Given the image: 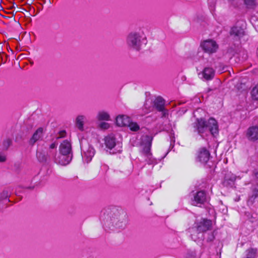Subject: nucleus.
Instances as JSON below:
<instances>
[{"label":"nucleus","mask_w":258,"mask_h":258,"mask_svg":"<svg viewBox=\"0 0 258 258\" xmlns=\"http://www.w3.org/2000/svg\"><path fill=\"white\" fill-rule=\"evenodd\" d=\"M194 127L198 134L203 138L209 133L214 136L219 132L218 122L213 118H210L208 120L202 118H197L194 123Z\"/></svg>","instance_id":"f257e3e1"},{"label":"nucleus","mask_w":258,"mask_h":258,"mask_svg":"<svg viewBox=\"0 0 258 258\" xmlns=\"http://www.w3.org/2000/svg\"><path fill=\"white\" fill-rule=\"evenodd\" d=\"M103 222L104 224L109 228L122 229L127 224L126 215L122 211H119L114 209L105 216Z\"/></svg>","instance_id":"f03ea898"},{"label":"nucleus","mask_w":258,"mask_h":258,"mask_svg":"<svg viewBox=\"0 0 258 258\" xmlns=\"http://www.w3.org/2000/svg\"><path fill=\"white\" fill-rule=\"evenodd\" d=\"M142 39L143 36L140 33L132 32L127 36L126 43L131 48L139 50L142 45Z\"/></svg>","instance_id":"7ed1b4c3"},{"label":"nucleus","mask_w":258,"mask_h":258,"mask_svg":"<svg viewBox=\"0 0 258 258\" xmlns=\"http://www.w3.org/2000/svg\"><path fill=\"white\" fill-rule=\"evenodd\" d=\"M191 200L192 205L200 206L207 201L206 194L203 190L197 191L193 194V198Z\"/></svg>","instance_id":"20e7f679"},{"label":"nucleus","mask_w":258,"mask_h":258,"mask_svg":"<svg viewBox=\"0 0 258 258\" xmlns=\"http://www.w3.org/2000/svg\"><path fill=\"white\" fill-rule=\"evenodd\" d=\"M204 50L208 53H213L217 51L218 48V45L216 42L212 39L204 41L202 44Z\"/></svg>","instance_id":"39448f33"},{"label":"nucleus","mask_w":258,"mask_h":258,"mask_svg":"<svg viewBox=\"0 0 258 258\" xmlns=\"http://www.w3.org/2000/svg\"><path fill=\"white\" fill-rule=\"evenodd\" d=\"M212 226V222L207 219H202L200 222L195 223L196 231L198 233L205 232L210 229Z\"/></svg>","instance_id":"423d86ee"},{"label":"nucleus","mask_w":258,"mask_h":258,"mask_svg":"<svg viewBox=\"0 0 258 258\" xmlns=\"http://www.w3.org/2000/svg\"><path fill=\"white\" fill-rule=\"evenodd\" d=\"M153 140V137L147 135L144 137V139L143 140V144L142 145L143 148L142 150V153L144 156H146L148 154H151V147L152 145V141Z\"/></svg>","instance_id":"0eeeda50"},{"label":"nucleus","mask_w":258,"mask_h":258,"mask_svg":"<svg viewBox=\"0 0 258 258\" xmlns=\"http://www.w3.org/2000/svg\"><path fill=\"white\" fill-rule=\"evenodd\" d=\"M82 150V156L83 160L87 163L91 161L95 154V150L94 148L92 147L88 146L87 149L83 147Z\"/></svg>","instance_id":"6e6552de"},{"label":"nucleus","mask_w":258,"mask_h":258,"mask_svg":"<svg viewBox=\"0 0 258 258\" xmlns=\"http://www.w3.org/2000/svg\"><path fill=\"white\" fill-rule=\"evenodd\" d=\"M59 151L60 154L72 155V146L70 142L68 140L63 141L59 146Z\"/></svg>","instance_id":"1a4fd4ad"},{"label":"nucleus","mask_w":258,"mask_h":258,"mask_svg":"<svg viewBox=\"0 0 258 258\" xmlns=\"http://www.w3.org/2000/svg\"><path fill=\"white\" fill-rule=\"evenodd\" d=\"M210 155L209 151L205 148H203L199 152L198 159L200 162L206 163L209 159Z\"/></svg>","instance_id":"9d476101"},{"label":"nucleus","mask_w":258,"mask_h":258,"mask_svg":"<svg viewBox=\"0 0 258 258\" xmlns=\"http://www.w3.org/2000/svg\"><path fill=\"white\" fill-rule=\"evenodd\" d=\"M230 34L233 36L235 39H239L245 34L244 29L238 26H234L231 28L230 31Z\"/></svg>","instance_id":"9b49d317"},{"label":"nucleus","mask_w":258,"mask_h":258,"mask_svg":"<svg viewBox=\"0 0 258 258\" xmlns=\"http://www.w3.org/2000/svg\"><path fill=\"white\" fill-rule=\"evenodd\" d=\"M215 73V71L212 68L206 67L202 71V75L206 80H211L214 78Z\"/></svg>","instance_id":"f8f14e48"},{"label":"nucleus","mask_w":258,"mask_h":258,"mask_svg":"<svg viewBox=\"0 0 258 258\" xmlns=\"http://www.w3.org/2000/svg\"><path fill=\"white\" fill-rule=\"evenodd\" d=\"M131 118L125 115H119L116 118V123L118 126H127L130 124Z\"/></svg>","instance_id":"ddd939ff"},{"label":"nucleus","mask_w":258,"mask_h":258,"mask_svg":"<svg viewBox=\"0 0 258 258\" xmlns=\"http://www.w3.org/2000/svg\"><path fill=\"white\" fill-rule=\"evenodd\" d=\"M73 155H67L60 154L59 157L55 159L56 162L61 165H66L68 164L72 159Z\"/></svg>","instance_id":"4468645a"},{"label":"nucleus","mask_w":258,"mask_h":258,"mask_svg":"<svg viewBox=\"0 0 258 258\" xmlns=\"http://www.w3.org/2000/svg\"><path fill=\"white\" fill-rule=\"evenodd\" d=\"M247 135L250 140H256L258 139V126H253L250 127L247 131Z\"/></svg>","instance_id":"2eb2a0df"},{"label":"nucleus","mask_w":258,"mask_h":258,"mask_svg":"<svg viewBox=\"0 0 258 258\" xmlns=\"http://www.w3.org/2000/svg\"><path fill=\"white\" fill-rule=\"evenodd\" d=\"M165 100L158 96L154 101V106L158 111H161L165 108Z\"/></svg>","instance_id":"dca6fc26"},{"label":"nucleus","mask_w":258,"mask_h":258,"mask_svg":"<svg viewBox=\"0 0 258 258\" xmlns=\"http://www.w3.org/2000/svg\"><path fill=\"white\" fill-rule=\"evenodd\" d=\"M43 136V128L42 127L38 128L34 133L33 136L30 139L29 143L31 145L40 140Z\"/></svg>","instance_id":"f3484780"},{"label":"nucleus","mask_w":258,"mask_h":258,"mask_svg":"<svg viewBox=\"0 0 258 258\" xmlns=\"http://www.w3.org/2000/svg\"><path fill=\"white\" fill-rule=\"evenodd\" d=\"M105 144L107 148L112 149L116 145V140L114 136L109 135L105 138Z\"/></svg>","instance_id":"a211bd4d"},{"label":"nucleus","mask_w":258,"mask_h":258,"mask_svg":"<svg viewBox=\"0 0 258 258\" xmlns=\"http://www.w3.org/2000/svg\"><path fill=\"white\" fill-rule=\"evenodd\" d=\"M86 118V116L83 115H79L76 118V126L81 131L84 130V123Z\"/></svg>","instance_id":"6ab92c4d"},{"label":"nucleus","mask_w":258,"mask_h":258,"mask_svg":"<svg viewBox=\"0 0 258 258\" xmlns=\"http://www.w3.org/2000/svg\"><path fill=\"white\" fill-rule=\"evenodd\" d=\"M257 197L258 188L256 186H254L252 188L251 194L249 196L247 201L248 205H252L254 203L255 199H256Z\"/></svg>","instance_id":"aec40b11"},{"label":"nucleus","mask_w":258,"mask_h":258,"mask_svg":"<svg viewBox=\"0 0 258 258\" xmlns=\"http://www.w3.org/2000/svg\"><path fill=\"white\" fill-rule=\"evenodd\" d=\"M57 144L55 142L52 143L49 146V151L47 153L48 156L51 158H55L57 153L56 147Z\"/></svg>","instance_id":"412c9836"},{"label":"nucleus","mask_w":258,"mask_h":258,"mask_svg":"<svg viewBox=\"0 0 258 258\" xmlns=\"http://www.w3.org/2000/svg\"><path fill=\"white\" fill-rule=\"evenodd\" d=\"M97 118L99 120H109L110 115L108 112L101 111L98 112Z\"/></svg>","instance_id":"4be33fe9"},{"label":"nucleus","mask_w":258,"mask_h":258,"mask_svg":"<svg viewBox=\"0 0 258 258\" xmlns=\"http://www.w3.org/2000/svg\"><path fill=\"white\" fill-rule=\"evenodd\" d=\"M257 252V248H249L246 251L245 258H255Z\"/></svg>","instance_id":"5701e85b"},{"label":"nucleus","mask_w":258,"mask_h":258,"mask_svg":"<svg viewBox=\"0 0 258 258\" xmlns=\"http://www.w3.org/2000/svg\"><path fill=\"white\" fill-rule=\"evenodd\" d=\"M146 161L149 164H155L157 163L156 160L152 156V153L145 156Z\"/></svg>","instance_id":"b1692460"},{"label":"nucleus","mask_w":258,"mask_h":258,"mask_svg":"<svg viewBox=\"0 0 258 258\" xmlns=\"http://www.w3.org/2000/svg\"><path fill=\"white\" fill-rule=\"evenodd\" d=\"M251 96L253 100H258V84L252 89Z\"/></svg>","instance_id":"393cba45"},{"label":"nucleus","mask_w":258,"mask_h":258,"mask_svg":"<svg viewBox=\"0 0 258 258\" xmlns=\"http://www.w3.org/2000/svg\"><path fill=\"white\" fill-rule=\"evenodd\" d=\"M127 126L132 131H137L140 128L139 125L136 122H132L131 120L130 121V124L127 125Z\"/></svg>","instance_id":"a878e982"},{"label":"nucleus","mask_w":258,"mask_h":258,"mask_svg":"<svg viewBox=\"0 0 258 258\" xmlns=\"http://www.w3.org/2000/svg\"><path fill=\"white\" fill-rule=\"evenodd\" d=\"M10 196L9 192L6 190H4L1 195V199L4 200L8 198Z\"/></svg>","instance_id":"bb28decb"},{"label":"nucleus","mask_w":258,"mask_h":258,"mask_svg":"<svg viewBox=\"0 0 258 258\" xmlns=\"http://www.w3.org/2000/svg\"><path fill=\"white\" fill-rule=\"evenodd\" d=\"M100 127L102 129L106 130L109 128V124L108 123L102 122L100 124Z\"/></svg>","instance_id":"cd10ccee"},{"label":"nucleus","mask_w":258,"mask_h":258,"mask_svg":"<svg viewBox=\"0 0 258 258\" xmlns=\"http://www.w3.org/2000/svg\"><path fill=\"white\" fill-rule=\"evenodd\" d=\"M161 112H162V117H166L168 115V110L166 109L165 108H164L163 110H162Z\"/></svg>","instance_id":"c85d7f7f"},{"label":"nucleus","mask_w":258,"mask_h":258,"mask_svg":"<svg viewBox=\"0 0 258 258\" xmlns=\"http://www.w3.org/2000/svg\"><path fill=\"white\" fill-rule=\"evenodd\" d=\"M215 239V236L214 235V233L213 232L209 234V236L207 238V240L208 241H212Z\"/></svg>","instance_id":"c756f323"},{"label":"nucleus","mask_w":258,"mask_h":258,"mask_svg":"<svg viewBox=\"0 0 258 258\" xmlns=\"http://www.w3.org/2000/svg\"><path fill=\"white\" fill-rule=\"evenodd\" d=\"M7 158L5 154H0V162H4L6 161Z\"/></svg>","instance_id":"7c9ffc66"},{"label":"nucleus","mask_w":258,"mask_h":258,"mask_svg":"<svg viewBox=\"0 0 258 258\" xmlns=\"http://www.w3.org/2000/svg\"><path fill=\"white\" fill-rule=\"evenodd\" d=\"M243 1L244 2V3L248 6H252L253 4V2L252 0H243Z\"/></svg>","instance_id":"2f4dec72"},{"label":"nucleus","mask_w":258,"mask_h":258,"mask_svg":"<svg viewBox=\"0 0 258 258\" xmlns=\"http://www.w3.org/2000/svg\"><path fill=\"white\" fill-rule=\"evenodd\" d=\"M60 137H63L64 136V135L66 134V132L65 131H62L60 133Z\"/></svg>","instance_id":"473e14b6"},{"label":"nucleus","mask_w":258,"mask_h":258,"mask_svg":"<svg viewBox=\"0 0 258 258\" xmlns=\"http://www.w3.org/2000/svg\"><path fill=\"white\" fill-rule=\"evenodd\" d=\"M254 174L255 176H256V177L258 178V170H255L254 171Z\"/></svg>","instance_id":"72a5a7b5"},{"label":"nucleus","mask_w":258,"mask_h":258,"mask_svg":"<svg viewBox=\"0 0 258 258\" xmlns=\"http://www.w3.org/2000/svg\"><path fill=\"white\" fill-rule=\"evenodd\" d=\"M212 1H213V5L214 6V4H215V0H212ZM210 0H208V2L210 3Z\"/></svg>","instance_id":"f704fd0d"},{"label":"nucleus","mask_w":258,"mask_h":258,"mask_svg":"<svg viewBox=\"0 0 258 258\" xmlns=\"http://www.w3.org/2000/svg\"><path fill=\"white\" fill-rule=\"evenodd\" d=\"M191 236H192V239H194V240H196V239H195L194 238V237H193V234H192V235H191Z\"/></svg>","instance_id":"c9c22d12"}]
</instances>
